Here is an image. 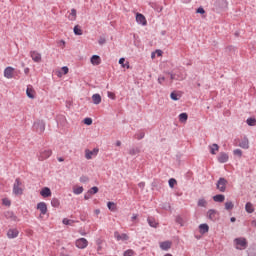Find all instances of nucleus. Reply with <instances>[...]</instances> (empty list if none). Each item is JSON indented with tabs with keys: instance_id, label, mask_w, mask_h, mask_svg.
<instances>
[{
	"instance_id": "nucleus-1",
	"label": "nucleus",
	"mask_w": 256,
	"mask_h": 256,
	"mask_svg": "<svg viewBox=\"0 0 256 256\" xmlns=\"http://www.w3.org/2000/svg\"><path fill=\"white\" fill-rule=\"evenodd\" d=\"M45 120H36L33 123L32 129L39 135H43L45 133Z\"/></svg>"
},
{
	"instance_id": "nucleus-2",
	"label": "nucleus",
	"mask_w": 256,
	"mask_h": 256,
	"mask_svg": "<svg viewBox=\"0 0 256 256\" xmlns=\"http://www.w3.org/2000/svg\"><path fill=\"white\" fill-rule=\"evenodd\" d=\"M23 182H21V178H16L13 184V193L14 195H23Z\"/></svg>"
},
{
	"instance_id": "nucleus-3",
	"label": "nucleus",
	"mask_w": 256,
	"mask_h": 256,
	"mask_svg": "<svg viewBox=\"0 0 256 256\" xmlns=\"http://www.w3.org/2000/svg\"><path fill=\"white\" fill-rule=\"evenodd\" d=\"M234 243L236 245V249H247L249 243L247 242V239L244 237H239L234 239Z\"/></svg>"
},
{
	"instance_id": "nucleus-4",
	"label": "nucleus",
	"mask_w": 256,
	"mask_h": 256,
	"mask_svg": "<svg viewBox=\"0 0 256 256\" xmlns=\"http://www.w3.org/2000/svg\"><path fill=\"white\" fill-rule=\"evenodd\" d=\"M227 183V179L223 177L219 178L216 183V189H218L220 193H225V191H227Z\"/></svg>"
},
{
	"instance_id": "nucleus-5",
	"label": "nucleus",
	"mask_w": 256,
	"mask_h": 256,
	"mask_svg": "<svg viewBox=\"0 0 256 256\" xmlns=\"http://www.w3.org/2000/svg\"><path fill=\"white\" fill-rule=\"evenodd\" d=\"M51 155H53V151L51 149H42L39 152L38 159L40 161H45V159H49Z\"/></svg>"
},
{
	"instance_id": "nucleus-6",
	"label": "nucleus",
	"mask_w": 256,
	"mask_h": 256,
	"mask_svg": "<svg viewBox=\"0 0 256 256\" xmlns=\"http://www.w3.org/2000/svg\"><path fill=\"white\" fill-rule=\"evenodd\" d=\"M207 217L210 219V221L215 223V221H219V212L215 209H209L207 211Z\"/></svg>"
},
{
	"instance_id": "nucleus-7",
	"label": "nucleus",
	"mask_w": 256,
	"mask_h": 256,
	"mask_svg": "<svg viewBox=\"0 0 256 256\" xmlns=\"http://www.w3.org/2000/svg\"><path fill=\"white\" fill-rule=\"evenodd\" d=\"M75 245L78 249H85L89 245V241L85 238H79L76 240Z\"/></svg>"
},
{
	"instance_id": "nucleus-8",
	"label": "nucleus",
	"mask_w": 256,
	"mask_h": 256,
	"mask_svg": "<svg viewBox=\"0 0 256 256\" xmlns=\"http://www.w3.org/2000/svg\"><path fill=\"white\" fill-rule=\"evenodd\" d=\"M136 22L139 25H147V18H145V15L141 14V13H136Z\"/></svg>"
},
{
	"instance_id": "nucleus-9",
	"label": "nucleus",
	"mask_w": 256,
	"mask_h": 256,
	"mask_svg": "<svg viewBox=\"0 0 256 256\" xmlns=\"http://www.w3.org/2000/svg\"><path fill=\"white\" fill-rule=\"evenodd\" d=\"M57 125H60V127H66L67 126V118L65 115H58L56 117Z\"/></svg>"
},
{
	"instance_id": "nucleus-10",
	"label": "nucleus",
	"mask_w": 256,
	"mask_h": 256,
	"mask_svg": "<svg viewBox=\"0 0 256 256\" xmlns=\"http://www.w3.org/2000/svg\"><path fill=\"white\" fill-rule=\"evenodd\" d=\"M99 153V148H94L93 150L86 149L85 150V158L86 159H93V155H97Z\"/></svg>"
},
{
	"instance_id": "nucleus-11",
	"label": "nucleus",
	"mask_w": 256,
	"mask_h": 256,
	"mask_svg": "<svg viewBox=\"0 0 256 256\" xmlns=\"http://www.w3.org/2000/svg\"><path fill=\"white\" fill-rule=\"evenodd\" d=\"M218 163H227L229 161V154L225 152H220V154L217 157Z\"/></svg>"
},
{
	"instance_id": "nucleus-12",
	"label": "nucleus",
	"mask_w": 256,
	"mask_h": 256,
	"mask_svg": "<svg viewBox=\"0 0 256 256\" xmlns=\"http://www.w3.org/2000/svg\"><path fill=\"white\" fill-rule=\"evenodd\" d=\"M147 223L149 227H152L153 229H157V227H159V222H157V220H155V217L153 216H149L147 218Z\"/></svg>"
},
{
	"instance_id": "nucleus-13",
	"label": "nucleus",
	"mask_w": 256,
	"mask_h": 256,
	"mask_svg": "<svg viewBox=\"0 0 256 256\" xmlns=\"http://www.w3.org/2000/svg\"><path fill=\"white\" fill-rule=\"evenodd\" d=\"M15 71V68L8 66L5 68L4 70V77H6V79H13V72Z\"/></svg>"
},
{
	"instance_id": "nucleus-14",
	"label": "nucleus",
	"mask_w": 256,
	"mask_h": 256,
	"mask_svg": "<svg viewBox=\"0 0 256 256\" xmlns=\"http://www.w3.org/2000/svg\"><path fill=\"white\" fill-rule=\"evenodd\" d=\"M30 57L32 58L34 63H41V53H39L37 51H31Z\"/></svg>"
},
{
	"instance_id": "nucleus-15",
	"label": "nucleus",
	"mask_w": 256,
	"mask_h": 256,
	"mask_svg": "<svg viewBox=\"0 0 256 256\" xmlns=\"http://www.w3.org/2000/svg\"><path fill=\"white\" fill-rule=\"evenodd\" d=\"M37 209L40 211L41 215H47V203L40 202L37 204Z\"/></svg>"
},
{
	"instance_id": "nucleus-16",
	"label": "nucleus",
	"mask_w": 256,
	"mask_h": 256,
	"mask_svg": "<svg viewBox=\"0 0 256 256\" xmlns=\"http://www.w3.org/2000/svg\"><path fill=\"white\" fill-rule=\"evenodd\" d=\"M26 95L29 99H35V89L33 88V85L27 86Z\"/></svg>"
},
{
	"instance_id": "nucleus-17",
	"label": "nucleus",
	"mask_w": 256,
	"mask_h": 256,
	"mask_svg": "<svg viewBox=\"0 0 256 256\" xmlns=\"http://www.w3.org/2000/svg\"><path fill=\"white\" fill-rule=\"evenodd\" d=\"M8 239H16V237H19V230L17 229H9L7 232Z\"/></svg>"
},
{
	"instance_id": "nucleus-18",
	"label": "nucleus",
	"mask_w": 256,
	"mask_h": 256,
	"mask_svg": "<svg viewBox=\"0 0 256 256\" xmlns=\"http://www.w3.org/2000/svg\"><path fill=\"white\" fill-rule=\"evenodd\" d=\"M216 5L219 9H221V11H225V9L229 7V3L227 2V0H218L216 2Z\"/></svg>"
},
{
	"instance_id": "nucleus-19",
	"label": "nucleus",
	"mask_w": 256,
	"mask_h": 256,
	"mask_svg": "<svg viewBox=\"0 0 256 256\" xmlns=\"http://www.w3.org/2000/svg\"><path fill=\"white\" fill-rule=\"evenodd\" d=\"M115 239L118 241H129V236L126 233L119 234V232L114 233Z\"/></svg>"
},
{
	"instance_id": "nucleus-20",
	"label": "nucleus",
	"mask_w": 256,
	"mask_h": 256,
	"mask_svg": "<svg viewBox=\"0 0 256 256\" xmlns=\"http://www.w3.org/2000/svg\"><path fill=\"white\" fill-rule=\"evenodd\" d=\"M171 245H173V242L166 240L160 243V249H162V251H169Z\"/></svg>"
},
{
	"instance_id": "nucleus-21",
	"label": "nucleus",
	"mask_w": 256,
	"mask_h": 256,
	"mask_svg": "<svg viewBox=\"0 0 256 256\" xmlns=\"http://www.w3.org/2000/svg\"><path fill=\"white\" fill-rule=\"evenodd\" d=\"M41 197H44V199H47V197H51V188L49 187H44L40 191Z\"/></svg>"
},
{
	"instance_id": "nucleus-22",
	"label": "nucleus",
	"mask_w": 256,
	"mask_h": 256,
	"mask_svg": "<svg viewBox=\"0 0 256 256\" xmlns=\"http://www.w3.org/2000/svg\"><path fill=\"white\" fill-rule=\"evenodd\" d=\"M199 233H201V235H205V233H209V225L207 223L200 224Z\"/></svg>"
},
{
	"instance_id": "nucleus-23",
	"label": "nucleus",
	"mask_w": 256,
	"mask_h": 256,
	"mask_svg": "<svg viewBox=\"0 0 256 256\" xmlns=\"http://www.w3.org/2000/svg\"><path fill=\"white\" fill-rule=\"evenodd\" d=\"M90 62L93 65H101V56H99V55H92V57L90 58Z\"/></svg>"
},
{
	"instance_id": "nucleus-24",
	"label": "nucleus",
	"mask_w": 256,
	"mask_h": 256,
	"mask_svg": "<svg viewBox=\"0 0 256 256\" xmlns=\"http://www.w3.org/2000/svg\"><path fill=\"white\" fill-rule=\"evenodd\" d=\"M239 147L242 149H249V139L246 136L239 143Z\"/></svg>"
},
{
	"instance_id": "nucleus-25",
	"label": "nucleus",
	"mask_w": 256,
	"mask_h": 256,
	"mask_svg": "<svg viewBox=\"0 0 256 256\" xmlns=\"http://www.w3.org/2000/svg\"><path fill=\"white\" fill-rule=\"evenodd\" d=\"M213 201H215V203H223V201H225V195L217 194L213 196Z\"/></svg>"
},
{
	"instance_id": "nucleus-26",
	"label": "nucleus",
	"mask_w": 256,
	"mask_h": 256,
	"mask_svg": "<svg viewBox=\"0 0 256 256\" xmlns=\"http://www.w3.org/2000/svg\"><path fill=\"white\" fill-rule=\"evenodd\" d=\"M4 215L6 219H12V221H17V216H15V213H13V211H7Z\"/></svg>"
},
{
	"instance_id": "nucleus-27",
	"label": "nucleus",
	"mask_w": 256,
	"mask_h": 256,
	"mask_svg": "<svg viewBox=\"0 0 256 256\" xmlns=\"http://www.w3.org/2000/svg\"><path fill=\"white\" fill-rule=\"evenodd\" d=\"M92 101L94 105H99L101 103V95L100 94L92 95Z\"/></svg>"
},
{
	"instance_id": "nucleus-28",
	"label": "nucleus",
	"mask_w": 256,
	"mask_h": 256,
	"mask_svg": "<svg viewBox=\"0 0 256 256\" xmlns=\"http://www.w3.org/2000/svg\"><path fill=\"white\" fill-rule=\"evenodd\" d=\"M51 205L52 207L59 209V207L61 206V201L58 198H52Z\"/></svg>"
},
{
	"instance_id": "nucleus-29",
	"label": "nucleus",
	"mask_w": 256,
	"mask_h": 256,
	"mask_svg": "<svg viewBox=\"0 0 256 256\" xmlns=\"http://www.w3.org/2000/svg\"><path fill=\"white\" fill-rule=\"evenodd\" d=\"M107 207H108L109 211H112V212L117 211V204H115V202L109 201L107 203Z\"/></svg>"
},
{
	"instance_id": "nucleus-30",
	"label": "nucleus",
	"mask_w": 256,
	"mask_h": 256,
	"mask_svg": "<svg viewBox=\"0 0 256 256\" xmlns=\"http://www.w3.org/2000/svg\"><path fill=\"white\" fill-rule=\"evenodd\" d=\"M187 119H189V115L187 113L183 112L179 115L180 123H185L187 121Z\"/></svg>"
},
{
	"instance_id": "nucleus-31",
	"label": "nucleus",
	"mask_w": 256,
	"mask_h": 256,
	"mask_svg": "<svg viewBox=\"0 0 256 256\" xmlns=\"http://www.w3.org/2000/svg\"><path fill=\"white\" fill-rule=\"evenodd\" d=\"M245 209L247 213H253L255 211V208H253V204L251 202L246 203Z\"/></svg>"
},
{
	"instance_id": "nucleus-32",
	"label": "nucleus",
	"mask_w": 256,
	"mask_h": 256,
	"mask_svg": "<svg viewBox=\"0 0 256 256\" xmlns=\"http://www.w3.org/2000/svg\"><path fill=\"white\" fill-rule=\"evenodd\" d=\"M170 99H172V101H179V99H181V95L173 91L170 94Z\"/></svg>"
},
{
	"instance_id": "nucleus-33",
	"label": "nucleus",
	"mask_w": 256,
	"mask_h": 256,
	"mask_svg": "<svg viewBox=\"0 0 256 256\" xmlns=\"http://www.w3.org/2000/svg\"><path fill=\"white\" fill-rule=\"evenodd\" d=\"M215 151H219V145L218 144H212L210 146L211 155H217V152H215Z\"/></svg>"
},
{
	"instance_id": "nucleus-34",
	"label": "nucleus",
	"mask_w": 256,
	"mask_h": 256,
	"mask_svg": "<svg viewBox=\"0 0 256 256\" xmlns=\"http://www.w3.org/2000/svg\"><path fill=\"white\" fill-rule=\"evenodd\" d=\"M247 125H249V127H255L256 125V119L253 117H250L246 120Z\"/></svg>"
},
{
	"instance_id": "nucleus-35",
	"label": "nucleus",
	"mask_w": 256,
	"mask_h": 256,
	"mask_svg": "<svg viewBox=\"0 0 256 256\" xmlns=\"http://www.w3.org/2000/svg\"><path fill=\"white\" fill-rule=\"evenodd\" d=\"M73 31H74V35H83V30L79 25L74 26Z\"/></svg>"
},
{
	"instance_id": "nucleus-36",
	"label": "nucleus",
	"mask_w": 256,
	"mask_h": 256,
	"mask_svg": "<svg viewBox=\"0 0 256 256\" xmlns=\"http://www.w3.org/2000/svg\"><path fill=\"white\" fill-rule=\"evenodd\" d=\"M235 207V204H233L232 201H227L225 203V209L226 211H232V209Z\"/></svg>"
},
{
	"instance_id": "nucleus-37",
	"label": "nucleus",
	"mask_w": 256,
	"mask_h": 256,
	"mask_svg": "<svg viewBox=\"0 0 256 256\" xmlns=\"http://www.w3.org/2000/svg\"><path fill=\"white\" fill-rule=\"evenodd\" d=\"M139 153H141V150L139 148H131L129 150V155H131L132 157L135 155H139Z\"/></svg>"
},
{
	"instance_id": "nucleus-38",
	"label": "nucleus",
	"mask_w": 256,
	"mask_h": 256,
	"mask_svg": "<svg viewBox=\"0 0 256 256\" xmlns=\"http://www.w3.org/2000/svg\"><path fill=\"white\" fill-rule=\"evenodd\" d=\"M168 185L170 189H174L175 186L177 185V180L175 178H170L168 181Z\"/></svg>"
},
{
	"instance_id": "nucleus-39",
	"label": "nucleus",
	"mask_w": 256,
	"mask_h": 256,
	"mask_svg": "<svg viewBox=\"0 0 256 256\" xmlns=\"http://www.w3.org/2000/svg\"><path fill=\"white\" fill-rule=\"evenodd\" d=\"M83 191H84L83 186H79V187L73 189V194L74 195H81V193H83Z\"/></svg>"
},
{
	"instance_id": "nucleus-40",
	"label": "nucleus",
	"mask_w": 256,
	"mask_h": 256,
	"mask_svg": "<svg viewBox=\"0 0 256 256\" xmlns=\"http://www.w3.org/2000/svg\"><path fill=\"white\" fill-rule=\"evenodd\" d=\"M88 192H89L90 194H92V195H97V193H99V187L94 186V187L90 188V189L88 190Z\"/></svg>"
},
{
	"instance_id": "nucleus-41",
	"label": "nucleus",
	"mask_w": 256,
	"mask_h": 256,
	"mask_svg": "<svg viewBox=\"0 0 256 256\" xmlns=\"http://www.w3.org/2000/svg\"><path fill=\"white\" fill-rule=\"evenodd\" d=\"M175 223H177L178 225H180V227H183V223H184V221H183V217H181V216H176V218H175Z\"/></svg>"
},
{
	"instance_id": "nucleus-42",
	"label": "nucleus",
	"mask_w": 256,
	"mask_h": 256,
	"mask_svg": "<svg viewBox=\"0 0 256 256\" xmlns=\"http://www.w3.org/2000/svg\"><path fill=\"white\" fill-rule=\"evenodd\" d=\"M198 207H206L207 206V200L206 199H199L197 203Z\"/></svg>"
},
{
	"instance_id": "nucleus-43",
	"label": "nucleus",
	"mask_w": 256,
	"mask_h": 256,
	"mask_svg": "<svg viewBox=\"0 0 256 256\" xmlns=\"http://www.w3.org/2000/svg\"><path fill=\"white\" fill-rule=\"evenodd\" d=\"M151 7H152L153 9H155V11H157L158 13H161V11H163V6H158V5L155 4V3H152V4H151Z\"/></svg>"
},
{
	"instance_id": "nucleus-44",
	"label": "nucleus",
	"mask_w": 256,
	"mask_h": 256,
	"mask_svg": "<svg viewBox=\"0 0 256 256\" xmlns=\"http://www.w3.org/2000/svg\"><path fill=\"white\" fill-rule=\"evenodd\" d=\"M62 223H63V225H73V223H75V220H70V219H68V218H64L63 220H62Z\"/></svg>"
},
{
	"instance_id": "nucleus-45",
	"label": "nucleus",
	"mask_w": 256,
	"mask_h": 256,
	"mask_svg": "<svg viewBox=\"0 0 256 256\" xmlns=\"http://www.w3.org/2000/svg\"><path fill=\"white\" fill-rule=\"evenodd\" d=\"M233 155H236L241 159V157H243V151L241 149H235L233 150Z\"/></svg>"
},
{
	"instance_id": "nucleus-46",
	"label": "nucleus",
	"mask_w": 256,
	"mask_h": 256,
	"mask_svg": "<svg viewBox=\"0 0 256 256\" xmlns=\"http://www.w3.org/2000/svg\"><path fill=\"white\" fill-rule=\"evenodd\" d=\"M84 125H93V119H91L90 117L84 118L83 120Z\"/></svg>"
},
{
	"instance_id": "nucleus-47",
	"label": "nucleus",
	"mask_w": 256,
	"mask_h": 256,
	"mask_svg": "<svg viewBox=\"0 0 256 256\" xmlns=\"http://www.w3.org/2000/svg\"><path fill=\"white\" fill-rule=\"evenodd\" d=\"M2 204L5 205L6 207H11V200H9V198H3Z\"/></svg>"
},
{
	"instance_id": "nucleus-48",
	"label": "nucleus",
	"mask_w": 256,
	"mask_h": 256,
	"mask_svg": "<svg viewBox=\"0 0 256 256\" xmlns=\"http://www.w3.org/2000/svg\"><path fill=\"white\" fill-rule=\"evenodd\" d=\"M70 15L73 17V18H71V21H75V19H77V10L75 8H73L71 10Z\"/></svg>"
},
{
	"instance_id": "nucleus-49",
	"label": "nucleus",
	"mask_w": 256,
	"mask_h": 256,
	"mask_svg": "<svg viewBox=\"0 0 256 256\" xmlns=\"http://www.w3.org/2000/svg\"><path fill=\"white\" fill-rule=\"evenodd\" d=\"M135 253V251H133L132 249H128L126 251H124L123 256H133Z\"/></svg>"
},
{
	"instance_id": "nucleus-50",
	"label": "nucleus",
	"mask_w": 256,
	"mask_h": 256,
	"mask_svg": "<svg viewBox=\"0 0 256 256\" xmlns=\"http://www.w3.org/2000/svg\"><path fill=\"white\" fill-rule=\"evenodd\" d=\"M145 138V132H140L138 134H136V139H138V141H141V139Z\"/></svg>"
},
{
	"instance_id": "nucleus-51",
	"label": "nucleus",
	"mask_w": 256,
	"mask_h": 256,
	"mask_svg": "<svg viewBox=\"0 0 256 256\" xmlns=\"http://www.w3.org/2000/svg\"><path fill=\"white\" fill-rule=\"evenodd\" d=\"M89 178L85 175L80 177V183H88Z\"/></svg>"
},
{
	"instance_id": "nucleus-52",
	"label": "nucleus",
	"mask_w": 256,
	"mask_h": 256,
	"mask_svg": "<svg viewBox=\"0 0 256 256\" xmlns=\"http://www.w3.org/2000/svg\"><path fill=\"white\" fill-rule=\"evenodd\" d=\"M98 43L99 45H105L107 43V39H105V37H100Z\"/></svg>"
},
{
	"instance_id": "nucleus-53",
	"label": "nucleus",
	"mask_w": 256,
	"mask_h": 256,
	"mask_svg": "<svg viewBox=\"0 0 256 256\" xmlns=\"http://www.w3.org/2000/svg\"><path fill=\"white\" fill-rule=\"evenodd\" d=\"M196 13H199L200 15H205V9L200 6V7L196 10Z\"/></svg>"
},
{
	"instance_id": "nucleus-54",
	"label": "nucleus",
	"mask_w": 256,
	"mask_h": 256,
	"mask_svg": "<svg viewBox=\"0 0 256 256\" xmlns=\"http://www.w3.org/2000/svg\"><path fill=\"white\" fill-rule=\"evenodd\" d=\"M61 71L63 72V75H67V73H69V67L63 66V67L61 68Z\"/></svg>"
},
{
	"instance_id": "nucleus-55",
	"label": "nucleus",
	"mask_w": 256,
	"mask_h": 256,
	"mask_svg": "<svg viewBox=\"0 0 256 256\" xmlns=\"http://www.w3.org/2000/svg\"><path fill=\"white\" fill-rule=\"evenodd\" d=\"M165 81V77L164 76H159L158 77V83L159 85H163V82Z\"/></svg>"
},
{
	"instance_id": "nucleus-56",
	"label": "nucleus",
	"mask_w": 256,
	"mask_h": 256,
	"mask_svg": "<svg viewBox=\"0 0 256 256\" xmlns=\"http://www.w3.org/2000/svg\"><path fill=\"white\" fill-rule=\"evenodd\" d=\"M138 217H139V214H132L131 221L132 222L137 221Z\"/></svg>"
},
{
	"instance_id": "nucleus-57",
	"label": "nucleus",
	"mask_w": 256,
	"mask_h": 256,
	"mask_svg": "<svg viewBox=\"0 0 256 256\" xmlns=\"http://www.w3.org/2000/svg\"><path fill=\"white\" fill-rule=\"evenodd\" d=\"M168 75H170L171 81H177V77H175V74L169 72Z\"/></svg>"
},
{
	"instance_id": "nucleus-58",
	"label": "nucleus",
	"mask_w": 256,
	"mask_h": 256,
	"mask_svg": "<svg viewBox=\"0 0 256 256\" xmlns=\"http://www.w3.org/2000/svg\"><path fill=\"white\" fill-rule=\"evenodd\" d=\"M119 65L125 68V58H120L119 59Z\"/></svg>"
},
{
	"instance_id": "nucleus-59",
	"label": "nucleus",
	"mask_w": 256,
	"mask_h": 256,
	"mask_svg": "<svg viewBox=\"0 0 256 256\" xmlns=\"http://www.w3.org/2000/svg\"><path fill=\"white\" fill-rule=\"evenodd\" d=\"M92 194L89 193V191L84 195V199L87 201L91 199Z\"/></svg>"
},
{
	"instance_id": "nucleus-60",
	"label": "nucleus",
	"mask_w": 256,
	"mask_h": 256,
	"mask_svg": "<svg viewBox=\"0 0 256 256\" xmlns=\"http://www.w3.org/2000/svg\"><path fill=\"white\" fill-rule=\"evenodd\" d=\"M108 97H109V99L115 100V93H113V92H108Z\"/></svg>"
},
{
	"instance_id": "nucleus-61",
	"label": "nucleus",
	"mask_w": 256,
	"mask_h": 256,
	"mask_svg": "<svg viewBox=\"0 0 256 256\" xmlns=\"http://www.w3.org/2000/svg\"><path fill=\"white\" fill-rule=\"evenodd\" d=\"M138 187L142 190L145 189V182L138 183Z\"/></svg>"
},
{
	"instance_id": "nucleus-62",
	"label": "nucleus",
	"mask_w": 256,
	"mask_h": 256,
	"mask_svg": "<svg viewBox=\"0 0 256 256\" xmlns=\"http://www.w3.org/2000/svg\"><path fill=\"white\" fill-rule=\"evenodd\" d=\"M60 47L65 48V40H60Z\"/></svg>"
},
{
	"instance_id": "nucleus-63",
	"label": "nucleus",
	"mask_w": 256,
	"mask_h": 256,
	"mask_svg": "<svg viewBox=\"0 0 256 256\" xmlns=\"http://www.w3.org/2000/svg\"><path fill=\"white\" fill-rule=\"evenodd\" d=\"M156 53H157L158 57H161L163 55V51L162 50H156Z\"/></svg>"
},
{
	"instance_id": "nucleus-64",
	"label": "nucleus",
	"mask_w": 256,
	"mask_h": 256,
	"mask_svg": "<svg viewBox=\"0 0 256 256\" xmlns=\"http://www.w3.org/2000/svg\"><path fill=\"white\" fill-rule=\"evenodd\" d=\"M29 71H30L29 68H25V69H24L25 75H29Z\"/></svg>"
}]
</instances>
